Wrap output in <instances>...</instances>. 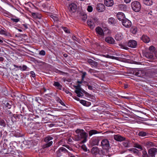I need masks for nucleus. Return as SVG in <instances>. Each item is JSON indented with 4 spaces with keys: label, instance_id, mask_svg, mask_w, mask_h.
Instances as JSON below:
<instances>
[{
    "label": "nucleus",
    "instance_id": "1",
    "mask_svg": "<svg viewBox=\"0 0 157 157\" xmlns=\"http://www.w3.org/2000/svg\"><path fill=\"white\" fill-rule=\"evenodd\" d=\"M75 132L77 134L75 136V140L76 141H81L82 143L86 142L87 141V133L85 132L83 129H77Z\"/></svg>",
    "mask_w": 157,
    "mask_h": 157
},
{
    "label": "nucleus",
    "instance_id": "2",
    "mask_svg": "<svg viewBox=\"0 0 157 157\" xmlns=\"http://www.w3.org/2000/svg\"><path fill=\"white\" fill-rule=\"evenodd\" d=\"M98 23V19L96 17H91L87 21L88 25L91 29H93Z\"/></svg>",
    "mask_w": 157,
    "mask_h": 157
},
{
    "label": "nucleus",
    "instance_id": "3",
    "mask_svg": "<svg viewBox=\"0 0 157 157\" xmlns=\"http://www.w3.org/2000/svg\"><path fill=\"white\" fill-rule=\"evenodd\" d=\"M131 6L133 10L136 12H139L141 9V5L140 3L136 1H134L132 2Z\"/></svg>",
    "mask_w": 157,
    "mask_h": 157
},
{
    "label": "nucleus",
    "instance_id": "4",
    "mask_svg": "<svg viewBox=\"0 0 157 157\" xmlns=\"http://www.w3.org/2000/svg\"><path fill=\"white\" fill-rule=\"evenodd\" d=\"M75 89V92L77 94V95L78 97H81L83 96V90L80 87V86L79 85H78L77 86H74Z\"/></svg>",
    "mask_w": 157,
    "mask_h": 157
},
{
    "label": "nucleus",
    "instance_id": "5",
    "mask_svg": "<svg viewBox=\"0 0 157 157\" xmlns=\"http://www.w3.org/2000/svg\"><path fill=\"white\" fill-rule=\"evenodd\" d=\"M53 139V137L50 136H48L45 138L44 141L47 143L46 144V147H49L52 145L53 141L52 140Z\"/></svg>",
    "mask_w": 157,
    "mask_h": 157
},
{
    "label": "nucleus",
    "instance_id": "6",
    "mask_svg": "<svg viewBox=\"0 0 157 157\" xmlns=\"http://www.w3.org/2000/svg\"><path fill=\"white\" fill-rule=\"evenodd\" d=\"M101 144L103 149L108 150L109 148V142L107 139H104L101 142Z\"/></svg>",
    "mask_w": 157,
    "mask_h": 157
},
{
    "label": "nucleus",
    "instance_id": "7",
    "mask_svg": "<svg viewBox=\"0 0 157 157\" xmlns=\"http://www.w3.org/2000/svg\"><path fill=\"white\" fill-rule=\"evenodd\" d=\"M67 152V151L64 147H62L60 148L56 151L57 156L59 157L61 156L63 153Z\"/></svg>",
    "mask_w": 157,
    "mask_h": 157
},
{
    "label": "nucleus",
    "instance_id": "8",
    "mask_svg": "<svg viewBox=\"0 0 157 157\" xmlns=\"http://www.w3.org/2000/svg\"><path fill=\"white\" fill-rule=\"evenodd\" d=\"M68 8L71 13H74L76 11L77 5L74 3H72L69 5Z\"/></svg>",
    "mask_w": 157,
    "mask_h": 157
},
{
    "label": "nucleus",
    "instance_id": "9",
    "mask_svg": "<svg viewBox=\"0 0 157 157\" xmlns=\"http://www.w3.org/2000/svg\"><path fill=\"white\" fill-rule=\"evenodd\" d=\"M148 153L151 157H155L157 153V149L155 148H151L149 150Z\"/></svg>",
    "mask_w": 157,
    "mask_h": 157
},
{
    "label": "nucleus",
    "instance_id": "10",
    "mask_svg": "<svg viewBox=\"0 0 157 157\" xmlns=\"http://www.w3.org/2000/svg\"><path fill=\"white\" fill-rule=\"evenodd\" d=\"M122 23L123 25L126 28L130 27L132 24L131 21L127 18L124 20V21L122 22Z\"/></svg>",
    "mask_w": 157,
    "mask_h": 157
},
{
    "label": "nucleus",
    "instance_id": "11",
    "mask_svg": "<svg viewBox=\"0 0 157 157\" xmlns=\"http://www.w3.org/2000/svg\"><path fill=\"white\" fill-rule=\"evenodd\" d=\"M96 8L98 11L102 12L105 10V6L103 4L99 3L97 5Z\"/></svg>",
    "mask_w": 157,
    "mask_h": 157
},
{
    "label": "nucleus",
    "instance_id": "12",
    "mask_svg": "<svg viewBox=\"0 0 157 157\" xmlns=\"http://www.w3.org/2000/svg\"><path fill=\"white\" fill-rule=\"evenodd\" d=\"M117 19L120 21L122 22L126 18H125L124 14L122 12H119L117 13Z\"/></svg>",
    "mask_w": 157,
    "mask_h": 157
},
{
    "label": "nucleus",
    "instance_id": "13",
    "mask_svg": "<svg viewBox=\"0 0 157 157\" xmlns=\"http://www.w3.org/2000/svg\"><path fill=\"white\" fill-rule=\"evenodd\" d=\"M137 45V43L136 41L133 40H129L128 43V45L129 47L132 48H135Z\"/></svg>",
    "mask_w": 157,
    "mask_h": 157
},
{
    "label": "nucleus",
    "instance_id": "14",
    "mask_svg": "<svg viewBox=\"0 0 157 157\" xmlns=\"http://www.w3.org/2000/svg\"><path fill=\"white\" fill-rule=\"evenodd\" d=\"M96 32L97 33L101 36H104V33L102 29L100 27H98L95 29Z\"/></svg>",
    "mask_w": 157,
    "mask_h": 157
},
{
    "label": "nucleus",
    "instance_id": "15",
    "mask_svg": "<svg viewBox=\"0 0 157 157\" xmlns=\"http://www.w3.org/2000/svg\"><path fill=\"white\" fill-rule=\"evenodd\" d=\"M6 147V144H3V147H2L1 144H0V149H1V152H3L4 154H9L8 151L7 150Z\"/></svg>",
    "mask_w": 157,
    "mask_h": 157
},
{
    "label": "nucleus",
    "instance_id": "16",
    "mask_svg": "<svg viewBox=\"0 0 157 157\" xmlns=\"http://www.w3.org/2000/svg\"><path fill=\"white\" fill-rule=\"evenodd\" d=\"M87 62L91 65V67H96L98 65L97 62L91 59H89L87 60Z\"/></svg>",
    "mask_w": 157,
    "mask_h": 157
},
{
    "label": "nucleus",
    "instance_id": "17",
    "mask_svg": "<svg viewBox=\"0 0 157 157\" xmlns=\"http://www.w3.org/2000/svg\"><path fill=\"white\" fill-rule=\"evenodd\" d=\"M123 38V35L121 33H118L115 36V38L118 41L121 40Z\"/></svg>",
    "mask_w": 157,
    "mask_h": 157
},
{
    "label": "nucleus",
    "instance_id": "18",
    "mask_svg": "<svg viewBox=\"0 0 157 157\" xmlns=\"http://www.w3.org/2000/svg\"><path fill=\"white\" fill-rule=\"evenodd\" d=\"M104 3L106 6L110 7L113 5L114 2L113 0H105Z\"/></svg>",
    "mask_w": 157,
    "mask_h": 157
},
{
    "label": "nucleus",
    "instance_id": "19",
    "mask_svg": "<svg viewBox=\"0 0 157 157\" xmlns=\"http://www.w3.org/2000/svg\"><path fill=\"white\" fill-rule=\"evenodd\" d=\"M144 56L147 58L148 59H152L153 58V53L147 52L144 53Z\"/></svg>",
    "mask_w": 157,
    "mask_h": 157
},
{
    "label": "nucleus",
    "instance_id": "20",
    "mask_svg": "<svg viewBox=\"0 0 157 157\" xmlns=\"http://www.w3.org/2000/svg\"><path fill=\"white\" fill-rule=\"evenodd\" d=\"M114 138L116 140L118 141H121L125 139V138L118 135H114Z\"/></svg>",
    "mask_w": 157,
    "mask_h": 157
},
{
    "label": "nucleus",
    "instance_id": "21",
    "mask_svg": "<svg viewBox=\"0 0 157 157\" xmlns=\"http://www.w3.org/2000/svg\"><path fill=\"white\" fill-rule=\"evenodd\" d=\"M105 41L107 43L110 44H113L114 43L115 40L112 37L108 36L105 38Z\"/></svg>",
    "mask_w": 157,
    "mask_h": 157
},
{
    "label": "nucleus",
    "instance_id": "22",
    "mask_svg": "<svg viewBox=\"0 0 157 157\" xmlns=\"http://www.w3.org/2000/svg\"><path fill=\"white\" fill-rule=\"evenodd\" d=\"M118 8L120 10L123 11H126L128 10L127 6L125 4H120L118 6Z\"/></svg>",
    "mask_w": 157,
    "mask_h": 157
},
{
    "label": "nucleus",
    "instance_id": "23",
    "mask_svg": "<svg viewBox=\"0 0 157 157\" xmlns=\"http://www.w3.org/2000/svg\"><path fill=\"white\" fill-rule=\"evenodd\" d=\"M142 40L145 43H148L150 40V38L146 35H143L141 37Z\"/></svg>",
    "mask_w": 157,
    "mask_h": 157
},
{
    "label": "nucleus",
    "instance_id": "24",
    "mask_svg": "<svg viewBox=\"0 0 157 157\" xmlns=\"http://www.w3.org/2000/svg\"><path fill=\"white\" fill-rule=\"evenodd\" d=\"M0 34L6 36H10V34L7 32L6 29H2L0 30Z\"/></svg>",
    "mask_w": 157,
    "mask_h": 157
},
{
    "label": "nucleus",
    "instance_id": "25",
    "mask_svg": "<svg viewBox=\"0 0 157 157\" xmlns=\"http://www.w3.org/2000/svg\"><path fill=\"white\" fill-rule=\"evenodd\" d=\"M80 102L83 105L86 106H89L91 104L90 102L83 100H80Z\"/></svg>",
    "mask_w": 157,
    "mask_h": 157
},
{
    "label": "nucleus",
    "instance_id": "26",
    "mask_svg": "<svg viewBox=\"0 0 157 157\" xmlns=\"http://www.w3.org/2000/svg\"><path fill=\"white\" fill-rule=\"evenodd\" d=\"M99 143L98 140L96 138H93L92 139L91 144L93 146L98 145Z\"/></svg>",
    "mask_w": 157,
    "mask_h": 157
},
{
    "label": "nucleus",
    "instance_id": "27",
    "mask_svg": "<svg viewBox=\"0 0 157 157\" xmlns=\"http://www.w3.org/2000/svg\"><path fill=\"white\" fill-rule=\"evenodd\" d=\"M98 148L96 147H93L91 150L92 153L93 154H96L98 152Z\"/></svg>",
    "mask_w": 157,
    "mask_h": 157
},
{
    "label": "nucleus",
    "instance_id": "28",
    "mask_svg": "<svg viewBox=\"0 0 157 157\" xmlns=\"http://www.w3.org/2000/svg\"><path fill=\"white\" fill-rule=\"evenodd\" d=\"M143 2L147 6H151L153 4L152 0H143Z\"/></svg>",
    "mask_w": 157,
    "mask_h": 157
},
{
    "label": "nucleus",
    "instance_id": "29",
    "mask_svg": "<svg viewBox=\"0 0 157 157\" xmlns=\"http://www.w3.org/2000/svg\"><path fill=\"white\" fill-rule=\"evenodd\" d=\"M99 132L95 130H92L89 132V135L91 136L93 135L98 133Z\"/></svg>",
    "mask_w": 157,
    "mask_h": 157
},
{
    "label": "nucleus",
    "instance_id": "30",
    "mask_svg": "<svg viewBox=\"0 0 157 157\" xmlns=\"http://www.w3.org/2000/svg\"><path fill=\"white\" fill-rule=\"evenodd\" d=\"M108 21L109 24L114 25L116 23L115 20L113 17L109 18Z\"/></svg>",
    "mask_w": 157,
    "mask_h": 157
},
{
    "label": "nucleus",
    "instance_id": "31",
    "mask_svg": "<svg viewBox=\"0 0 157 157\" xmlns=\"http://www.w3.org/2000/svg\"><path fill=\"white\" fill-rule=\"evenodd\" d=\"M124 146L126 147H128L130 146V142L128 140H125L123 143Z\"/></svg>",
    "mask_w": 157,
    "mask_h": 157
},
{
    "label": "nucleus",
    "instance_id": "32",
    "mask_svg": "<svg viewBox=\"0 0 157 157\" xmlns=\"http://www.w3.org/2000/svg\"><path fill=\"white\" fill-rule=\"evenodd\" d=\"M32 15L35 18H40L41 17L40 14L38 13H33Z\"/></svg>",
    "mask_w": 157,
    "mask_h": 157
},
{
    "label": "nucleus",
    "instance_id": "33",
    "mask_svg": "<svg viewBox=\"0 0 157 157\" xmlns=\"http://www.w3.org/2000/svg\"><path fill=\"white\" fill-rule=\"evenodd\" d=\"M137 31V28L135 27H132L131 29V31L133 34H136Z\"/></svg>",
    "mask_w": 157,
    "mask_h": 157
},
{
    "label": "nucleus",
    "instance_id": "34",
    "mask_svg": "<svg viewBox=\"0 0 157 157\" xmlns=\"http://www.w3.org/2000/svg\"><path fill=\"white\" fill-rule=\"evenodd\" d=\"M143 151H142V153H143V157H148V155L147 153V152L146 150H144L143 149Z\"/></svg>",
    "mask_w": 157,
    "mask_h": 157
},
{
    "label": "nucleus",
    "instance_id": "35",
    "mask_svg": "<svg viewBox=\"0 0 157 157\" xmlns=\"http://www.w3.org/2000/svg\"><path fill=\"white\" fill-rule=\"evenodd\" d=\"M54 85L55 86L58 87L59 89L61 90V86L59 82H55L54 84Z\"/></svg>",
    "mask_w": 157,
    "mask_h": 157
},
{
    "label": "nucleus",
    "instance_id": "36",
    "mask_svg": "<svg viewBox=\"0 0 157 157\" xmlns=\"http://www.w3.org/2000/svg\"><path fill=\"white\" fill-rule=\"evenodd\" d=\"M147 133L144 132H139L138 135L141 136H145L147 135Z\"/></svg>",
    "mask_w": 157,
    "mask_h": 157
},
{
    "label": "nucleus",
    "instance_id": "37",
    "mask_svg": "<svg viewBox=\"0 0 157 157\" xmlns=\"http://www.w3.org/2000/svg\"><path fill=\"white\" fill-rule=\"evenodd\" d=\"M155 48L152 46H150L149 48V52H151L153 53L155 51Z\"/></svg>",
    "mask_w": 157,
    "mask_h": 157
},
{
    "label": "nucleus",
    "instance_id": "38",
    "mask_svg": "<svg viewBox=\"0 0 157 157\" xmlns=\"http://www.w3.org/2000/svg\"><path fill=\"white\" fill-rule=\"evenodd\" d=\"M0 125L4 127L6 126V123L4 120L2 119L0 120Z\"/></svg>",
    "mask_w": 157,
    "mask_h": 157
},
{
    "label": "nucleus",
    "instance_id": "39",
    "mask_svg": "<svg viewBox=\"0 0 157 157\" xmlns=\"http://www.w3.org/2000/svg\"><path fill=\"white\" fill-rule=\"evenodd\" d=\"M134 147L140 149L141 150H143V148L142 147L138 144H134Z\"/></svg>",
    "mask_w": 157,
    "mask_h": 157
},
{
    "label": "nucleus",
    "instance_id": "40",
    "mask_svg": "<svg viewBox=\"0 0 157 157\" xmlns=\"http://www.w3.org/2000/svg\"><path fill=\"white\" fill-rule=\"evenodd\" d=\"M129 150L133 152L134 153H138L139 151L136 149L135 148H132L129 149Z\"/></svg>",
    "mask_w": 157,
    "mask_h": 157
},
{
    "label": "nucleus",
    "instance_id": "41",
    "mask_svg": "<svg viewBox=\"0 0 157 157\" xmlns=\"http://www.w3.org/2000/svg\"><path fill=\"white\" fill-rule=\"evenodd\" d=\"M4 104L5 107L7 108L8 109H10L11 108V105L8 102L4 103Z\"/></svg>",
    "mask_w": 157,
    "mask_h": 157
},
{
    "label": "nucleus",
    "instance_id": "42",
    "mask_svg": "<svg viewBox=\"0 0 157 157\" xmlns=\"http://www.w3.org/2000/svg\"><path fill=\"white\" fill-rule=\"evenodd\" d=\"M11 20L13 21V22L15 23H17L20 21V19L18 18H11Z\"/></svg>",
    "mask_w": 157,
    "mask_h": 157
},
{
    "label": "nucleus",
    "instance_id": "43",
    "mask_svg": "<svg viewBox=\"0 0 157 157\" xmlns=\"http://www.w3.org/2000/svg\"><path fill=\"white\" fill-rule=\"evenodd\" d=\"M27 68V67L25 65H23L21 67V70L22 71H24L26 70Z\"/></svg>",
    "mask_w": 157,
    "mask_h": 157
},
{
    "label": "nucleus",
    "instance_id": "44",
    "mask_svg": "<svg viewBox=\"0 0 157 157\" xmlns=\"http://www.w3.org/2000/svg\"><path fill=\"white\" fill-rule=\"evenodd\" d=\"M63 29L64 31L67 33H70V32L69 29L66 27H63Z\"/></svg>",
    "mask_w": 157,
    "mask_h": 157
},
{
    "label": "nucleus",
    "instance_id": "45",
    "mask_svg": "<svg viewBox=\"0 0 157 157\" xmlns=\"http://www.w3.org/2000/svg\"><path fill=\"white\" fill-rule=\"evenodd\" d=\"M93 8L91 6H88L87 10L89 12H91L93 11Z\"/></svg>",
    "mask_w": 157,
    "mask_h": 157
},
{
    "label": "nucleus",
    "instance_id": "46",
    "mask_svg": "<svg viewBox=\"0 0 157 157\" xmlns=\"http://www.w3.org/2000/svg\"><path fill=\"white\" fill-rule=\"evenodd\" d=\"M39 54L40 55L44 56L45 55L46 53L44 51L42 50L40 52Z\"/></svg>",
    "mask_w": 157,
    "mask_h": 157
},
{
    "label": "nucleus",
    "instance_id": "47",
    "mask_svg": "<svg viewBox=\"0 0 157 157\" xmlns=\"http://www.w3.org/2000/svg\"><path fill=\"white\" fill-rule=\"evenodd\" d=\"M104 57H105L106 58H111L112 59H115V57H114V56H109V55H104Z\"/></svg>",
    "mask_w": 157,
    "mask_h": 157
},
{
    "label": "nucleus",
    "instance_id": "48",
    "mask_svg": "<svg viewBox=\"0 0 157 157\" xmlns=\"http://www.w3.org/2000/svg\"><path fill=\"white\" fill-rule=\"evenodd\" d=\"M86 73V72H83L82 73V80H83L84 79V77H85Z\"/></svg>",
    "mask_w": 157,
    "mask_h": 157
},
{
    "label": "nucleus",
    "instance_id": "49",
    "mask_svg": "<svg viewBox=\"0 0 157 157\" xmlns=\"http://www.w3.org/2000/svg\"><path fill=\"white\" fill-rule=\"evenodd\" d=\"M30 74L31 75V76L33 77H34L35 76V74L34 73V72L33 71H31L30 72Z\"/></svg>",
    "mask_w": 157,
    "mask_h": 157
},
{
    "label": "nucleus",
    "instance_id": "50",
    "mask_svg": "<svg viewBox=\"0 0 157 157\" xmlns=\"http://www.w3.org/2000/svg\"><path fill=\"white\" fill-rule=\"evenodd\" d=\"M13 66L15 67L19 68L20 70L21 67V66H18L16 64H14Z\"/></svg>",
    "mask_w": 157,
    "mask_h": 157
},
{
    "label": "nucleus",
    "instance_id": "51",
    "mask_svg": "<svg viewBox=\"0 0 157 157\" xmlns=\"http://www.w3.org/2000/svg\"><path fill=\"white\" fill-rule=\"evenodd\" d=\"M23 26L25 29H27L28 28V25L26 24H24L22 25Z\"/></svg>",
    "mask_w": 157,
    "mask_h": 157
},
{
    "label": "nucleus",
    "instance_id": "52",
    "mask_svg": "<svg viewBox=\"0 0 157 157\" xmlns=\"http://www.w3.org/2000/svg\"><path fill=\"white\" fill-rule=\"evenodd\" d=\"M139 71L136 72V75L138 77H141V75L140 74Z\"/></svg>",
    "mask_w": 157,
    "mask_h": 157
},
{
    "label": "nucleus",
    "instance_id": "53",
    "mask_svg": "<svg viewBox=\"0 0 157 157\" xmlns=\"http://www.w3.org/2000/svg\"><path fill=\"white\" fill-rule=\"evenodd\" d=\"M132 0H124V1L126 3H130Z\"/></svg>",
    "mask_w": 157,
    "mask_h": 157
},
{
    "label": "nucleus",
    "instance_id": "54",
    "mask_svg": "<svg viewBox=\"0 0 157 157\" xmlns=\"http://www.w3.org/2000/svg\"><path fill=\"white\" fill-rule=\"evenodd\" d=\"M88 87L89 89L92 90L93 89V87L92 86L90 85H88Z\"/></svg>",
    "mask_w": 157,
    "mask_h": 157
},
{
    "label": "nucleus",
    "instance_id": "55",
    "mask_svg": "<svg viewBox=\"0 0 157 157\" xmlns=\"http://www.w3.org/2000/svg\"><path fill=\"white\" fill-rule=\"evenodd\" d=\"M82 148L85 151H87V148L85 146H82Z\"/></svg>",
    "mask_w": 157,
    "mask_h": 157
},
{
    "label": "nucleus",
    "instance_id": "56",
    "mask_svg": "<svg viewBox=\"0 0 157 157\" xmlns=\"http://www.w3.org/2000/svg\"><path fill=\"white\" fill-rule=\"evenodd\" d=\"M89 72L90 73H92L94 72V70L91 69H90L89 70Z\"/></svg>",
    "mask_w": 157,
    "mask_h": 157
},
{
    "label": "nucleus",
    "instance_id": "57",
    "mask_svg": "<svg viewBox=\"0 0 157 157\" xmlns=\"http://www.w3.org/2000/svg\"><path fill=\"white\" fill-rule=\"evenodd\" d=\"M57 73H58L60 75H63L64 74V72L60 71H59Z\"/></svg>",
    "mask_w": 157,
    "mask_h": 157
},
{
    "label": "nucleus",
    "instance_id": "58",
    "mask_svg": "<svg viewBox=\"0 0 157 157\" xmlns=\"http://www.w3.org/2000/svg\"><path fill=\"white\" fill-rule=\"evenodd\" d=\"M66 147L68 149L70 150H72V149L69 146L67 145Z\"/></svg>",
    "mask_w": 157,
    "mask_h": 157
},
{
    "label": "nucleus",
    "instance_id": "59",
    "mask_svg": "<svg viewBox=\"0 0 157 157\" xmlns=\"http://www.w3.org/2000/svg\"><path fill=\"white\" fill-rule=\"evenodd\" d=\"M122 98L127 99H128L130 98V97H129L127 96H122Z\"/></svg>",
    "mask_w": 157,
    "mask_h": 157
},
{
    "label": "nucleus",
    "instance_id": "60",
    "mask_svg": "<svg viewBox=\"0 0 157 157\" xmlns=\"http://www.w3.org/2000/svg\"><path fill=\"white\" fill-rule=\"evenodd\" d=\"M153 143L151 142H148L147 143V144L149 145H152Z\"/></svg>",
    "mask_w": 157,
    "mask_h": 157
},
{
    "label": "nucleus",
    "instance_id": "61",
    "mask_svg": "<svg viewBox=\"0 0 157 157\" xmlns=\"http://www.w3.org/2000/svg\"><path fill=\"white\" fill-rule=\"evenodd\" d=\"M53 19H54V20L56 21H57V20H58V18L57 17H56L55 16H54V18H53Z\"/></svg>",
    "mask_w": 157,
    "mask_h": 157
},
{
    "label": "nucleus",
    "instance_id": "62",
    "mask_svg": "<svg viewBox=\"0 0 157 157\" xmlns=\"http://www.w3.org/2000/svg\"><path fill=\"white\" fill-rule=\"evenodd\" d=\"M4 59L2 57L0 56V61H2Z\"/></svg>",
    "mask_w": 157,
    "mask_h": 157
},
{
    "label": "nucleus",
    "instance_id": "63",
    "mask_svg": "<svg viewBox=\"0 0 157 157\" xmlns=\"http://www.w3.org/2000/svg\"><path fill=\"white\" fill-rule=\"evenodd\" d=\"M154 53L155 57L157 58V50Z\"/></svg>",
    "mask_w": 157,
    "mask_h": 157
},
{
    "label": "nucleus",
    "instance_id": "64",
    "mask_svg": "<svg viewBox=\"0 0 157 157\" xmlns=\"http://www.w3.org/2000/svg\"><path fill=\"white\" fill-rule=\"evenodd\" d=\"M77 82L78 84H81L82 82V81H78Z\"/></svg>",
    "mask_w": 157,
    "mask_h": 157
}]
</instances>
